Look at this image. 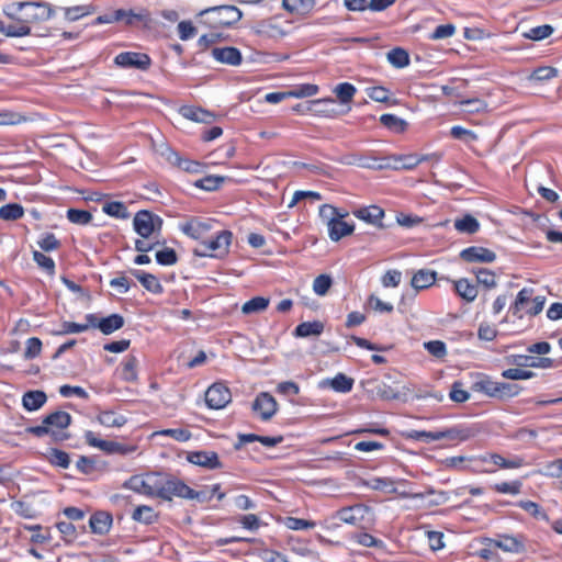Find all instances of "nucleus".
Wrapping results in <instances>:
<instances>
[{"label":"nucleus","instance_id":"nucleus-1","mask_svg":"<svg viewBox=\"0 0 562 562\" xmlns=\"http://www.w3.org/2000/svg\"><path fill=\"white\" fill-rule=\"evenodd\" d=\"M71 424V416L67 412L56 411L47 415L40 426L26 428V432L36 437L49 435L53 441L59 442L69 438L64 430Z\"/></svg>","mask_w":562,"mask_h":562},{"label":"nucleus","instance_id":"nucleus-2","mask_svg":"<svg viewBox=\"0 0 562 562\" xmlns=\"http://www.w3.org/2000/svg\"><path fill=\"white\" fill-rule=\"evenodd\" d=\"M26 8H32L35 12H26L24 14V19L27 24L47 21L54 15V9L47 2H12L5 5L4 13L10 19H18V13H21L22 10Z\"/></svg>","mask_w":562,"mask_h":562},{"label":"nucleus","instance_id":"nucleus-3","mask_svg":"<svg viewBox=\"0 0 562 562\" xmlns=\"http://www.w3.org/2000/svg\"><path fill=\"white\" fill-rule=\"evenodd\" d=\"M533 290L524 288L520 290L516 296L515 302L509 307V312L513 316L521 319L525 311L529 315H538L544 306L546 299L544 296H536L532 299Z\"/></svg>","mask_w":562,"mask_h":562},{"label":"nucleus","instance_id":"nucleus-4","mask_svg":"<svg viewBox=\"0 0 562 562\" xmlns=\"http://www.w3.org/2000/svg\"><path fill=\"white\" fill-rule=\"evenodd\" d=\"M133 226L142 238L156 237L161 231L162 220L149 211L142 210L135 214Z\"/></svg>","mask_w":562,"mask_h":562},{"label":"nucleus","instance_id":"nucleus-5","mask_svg":"<svg viewBox=\"0 0 562 562\" xmlns=\"http://www.w3.org/2000/svg\"><path fill=\"white\" fill-rule=\"evenodd\" d=\"M232 241V233L222 231L214 239L203 241L202 245L193 250L198 257H216L221 258L228 252V247Z\"/></svg>","mask_w":562,"mask_h":562},{"label":"nucleus","instance_id":"nucleus-6","mask_svg":"<svg viewBox=\"0 0 562 562\" xmlns=\"http://www.w3.org/2000/svg\"><path fill=\"white\" fill-rule=\"evenodd\" d=\"M207 14L211 18L212 26H227L241 19V12L235 5H216L200 12V15Z\"/></svg>","mask_w":562,"mask_h":562},{"label":"nucleus","instance_id":"nucleus-7","mask_svg":"<svg viewBox=\"0 0 562 562\" xmlns=\"http://www.w3.org/2000/svg\"><path fill=\"white\" fill-rule=\"evenodd\" d=\"M86 442L94 448L102 450L108 454H128L135 451L133 446H124L116 441L99 439L94 432L88 430L85 432Z\"/></svg>","mask_w":562,"mask_h":562},{"label":"nucleus","instance_id":"nucleus-8","mask_svg":"<svg viewBox=\"0 0 562 562\" xmlns=\"http://www.w3.org/2000/svg\"><path fill=\"white\" fill-rule=\"evenodd\" d=\"M159 482L160 479L154 474L147 475L146 477L134 475L125 483V487L138 494L158 497Z\"/></svg>","mask_w":562,"mask_h":562},{"label":"nucleus","instance_id":"nucleus-9","mask_svg":"<svg viewBox=\"0 0 562 562\" xmlns=\"http://www.w3.org/2000/svg\"><path fill=\"white\" fill-rule=\"evenodd\" d=\"M190 493L191 487L180 480L169 479L159 482L158 497L162 499L171 501L173 496L188 499Z\"/></svg>","mask_w":562,"mask_h":562},{"label":"nucleus","instance_id":"nucleus-10","mask_svg":"<svg viewBox=\"0 0 562 562\" xmlns=\"http://www.w3.org/2000/svg\"><path fill=\"white\" fill-rule=\"evenodd\" d=\"M231 401V391L223 383H214L205 392V403L210 408H224Z\"/></svg>","mask_w":562,"mask_h":562},{"label":"nucleus","instance_id":"nucleus-11","mask_svg":"<svg viewBox=\"0 0 562 562\" xmlns=\"http://www.w3.org/2000/svg\"><path fill=\"white\" fill-rule=\"evenodd\" d=\"M251 408L259 414L262 420H269L277 413L278 403L271 394L261 392L252 402Z\"/></svg>","mask_w":562,"mask_h":562},{"label":"nucleus","instance_id":"nucleus-12","mask_svg":"<svg viewBox=\"0 0 562 562\" xmlns=\"http://www.w3.org/2000/svg\"><path fill=\"white\" fill-rule=\"evenodd\" d=\"M115 64L123 68L146 70L150 65V58L146 54L124 52L115 57Z\"/></svg>","mask_w":562,"mask_h":562},{"label":"nucleus","instance_id":"nucleus-13","mask_svg":"<svg viewBox=\"0 0 562 562\" xmlns=\"http://www.w3.org/2000/svg\"><path fill=\"white\" fill-rule=\"evenodd\" d=\"M160 155L164 156L171 165H175L187 172L198 173L201 171L202 166L200 162L181 158L178 153L168 146L162 147Z\"/></svg>","mask_w":562,"mask_h":562},{"label":"nucleus","instance_id":"nucleus-14","mask_svg":"<svg viewBox=\"0 0 562 562\" xmlns=\"http://www.w3.org/2000/svg\"><path fill=\"white\" fill-rule=\"evenodd\" d=\"M427 157H418L416 154H408V155H394L390 156L387 160L390 162H386L384 165H379L378 168H393V169H406L411 170L415 168L420 162L425 161Z\"/></svg>","mask_w":562,"mask_h":562},{"label":"nucleus","instance_id":"nucleus-15","mask_svg":"<svg viewBox=\"0 0 562 562\" xmlns=\"http://www.w3.org/2000/svg\"><path fill=\"white\" fill-rule=\"evenodd\" d=\"M211 228V222L201 221L196 217L190 218L180 225L181 232L193 239H203Z\"/></svg>","mask_w":562,"mask_h":562},{"label":"nucleus","instance_id":"nucleus-16","mask_svg":"<svg viewBox=\"0 0 562 562\" xmlns=\"http://www.w3.org/2000/svg\"><path fill=\"white\" fill-rule=\"evenodd\" d=\"M187 460L195 465L203 467L206 469H220L222 463L218 456L214 451H193L189 452Z\"/></svg>","mask_w":562,"mask_h":562},{"label":"nucleus","instance_id":"nucleus-17","mask_svg":"<svg viewBox=\"0 0 562 562\" xmlns=\"http://www.w3.org/2000/svg\"><path fill=\"white\" fill-rule=\"evenodd\" d=\"M460 257L467 262H493L496 259L494 251L481 246H471L463 249Z\"/></svg>","mask_w":562,"mask_h":562},{"label":"nucleus","instance_id":"nucleus-18","mask_svg":"<svg viewBox=\"0 0 562 562\" xmlns=\"http://www.w3.org/2000/svg\"><path fill=\"white\" fill-rule=\"evenodd\" d=\"M211 54L218 63L229 66H238L243 60L241 53L236 47H215Z\"/></svg>","mask_w":562,"mask_h":562},{"label":"nucleus","instance_id":"nucleus-19","mask_svg":"<svg viewBox=\"0 0 562 562\" xmlns=\"http://www.w3.org/2000/svg\"><path fill=\"white\" fill-rule=\"evenodd\" d=\"M491 543L504 552L521 553L525 551L524 541L519 537L503 535L498 536L497 539L491 540Z\"/></svg>","mask_w":562,"mask_h":562},{"label":"nucleus","instance_id":"nucleus-20","mask_svg":"<svg viewBox=\"0 0 562 562\" xmlns=\"http://www.w3.org/2000/svg\"><path fill=\"white\" fill-rule=\"evenodd\" d=\"M179 112L184 119L196 123L211 124L215 120L213 113L202 108L184 105L180 108Z\"/></svg>","mask_w":562,"mask_h":562},{"label":"nucleus","instance_id":"nucleus-21","mask_svg":"<svg viewBox=\"0 0 562 562\" xmlns=\"http://www.w3.org/2000/svg\"><path fill=\"white\" fill-rule=\"evenodd\" d=\"M352 213L357 218L362 220L368 224L376 225L380 227L382 226L381 220L384 216V211L378 205L360 207L355 210Z\"/></svg>","mask_w":562,"mask_h":562},{"label":"nucleus","instance_id":"nucleus-22","mask_svg":"<svg viewBox=\"0 0 562 562\" xmlns=\"http://www.w3.org/2000/svg\"><path fill=\"white\" fill-rule=\"evenodd\" d=\"M373 392L382 400H407V394L409 393V389L404 386L401 391H395L393 387L387 385L386 383L379 382L375 383Z\"/></svg>","mask_w":562,"mask_h":562},{"label":"nucleus","instance_id":"nucleus-23","mask_svg":"<svg viewBox=\"0 0 562 562\" xmlns=\"http://www.w3.org/2000/svg\"><path fill=\"white\" fill-rule=\"evenodd\" d=\"M512 362L519 367H530V368H552L554 366V360L551 358H535L532 356L526 355H516L513 356Z\"/></svg>","mask_w":562,"mask_h":562},{"label":"nucleus","instance_id":"nucleus-24","mask_svg":"<svg viewBox=\"0 0 562 562\" xmlns=\"http://www.w3.org/2000/svg\"><path fill=\"white\" fill-rule=\"evenodd\" d=\"M333 98L316 99L308 102L307 111L317 115L335 116L338 112L333 108Z\"/></svg>","mask_w":562,"mask_h":562},{"label":"nucleus","instance_id":"nucleus-25","mask_svg":"<svg viewBox=\"0 0 562 562\" xmlns=\"http://www.w3.org/2000/svg\"><path fill=\"white\" fill-rule=\"evenodd\" d=\"M366 508L362 505L344 507L336 513V517L349 525H356L364 517Z\"/></svg>","mask_w":562,"mask_h":562},{"label":"nucleus","instance_id":"nucleus-26","mask_svg":"<svg viewBox=\"0 0 562 562\" xmlns=\"http://www.w3.org/2000/svg\"><path fill=\"white\" fill-rule=\"evenodd\" d=\"M328 236L333 241H338L342 237L351 235L355 226L344 221V217H338L328 226Z\"/></svg>","mask_w":562,"mask_h":562},{"label":"nucleus","instance_id":"nucleus-27","mask_svg":"<svg viewBox=\"0 0 562 562\" xmlns=\"http://www.w3.org/2000/svg\"><path fill=\"white\" fill-rule=\"evenodd\" d=\"M132 276L136 278L140 284L149 292L154 294H159L162 292L164 288L160 281L151 273H147L142 270H132Z\"/></svg>","mask_w":562,"mask_h":562},{"label":"nucleus","instance_id":"nucleus-28","mask_svg":"<svg viewBox=\"0 0 562 562\" xmlns=\"http://www.w3.org/2000/svg\"><path fill=\"white\" fill-rule=\"evenodd\" d=\"M114 20L125 21L128 25H132L135 21H142L146 24L150 22L149 12L146 9H140L137 12L134 10L120 9L115 11Z\"/></svg>","mask_w":562,"mask_h":562},{"label":"nucleus","instance_id":"nucleus-29","mask_svg":"<svg viewBox=\"0 0 562 562\" xmlns=\"http://www.w3.org/2000/svg\"><path fill=\"white\" fill-rule=\"evenodd\" d=\"M89 525L92 532L98 535H104L105 532L109 531L112 525V517L110 514L105 512H97L94 515L90 517Z\"/></svg>","mask_w":562,"mask_h":562},{"label":"nucleus","instance_id":"nucleus-30","mask_svg":"<svg viewBox=\"0 0 562 562\" xmlns=\"http://www.w3.org/2000/svg\"><path fill=\"white\" fill-rule=\"evenodd\" d=\"M282 7L290 13L306 15L315 7V0H282Z\"/></svg>","mask_w":562,"mask_h":562},{"label":"nucleus","instance_id":"nucleus-31","mask_svg":"<svg viewBox=\"0 0 562 562\" xmlns=\"http://www.w3.org/2000/svg\"><path fill=\"white\" fill-rule=\"evenodd\" d=\"M46 401L47 396L45 392L40 390L29 391L22 397L23 407L30 412L40 409Z\"/></svg>","mask_w":562,"mask_h":562},{"label":"nucleus","instance_id":"nucleus-32","mask_svg":"<svg viewBox=\"0 0 562 562\" xmlns=\"http://www.w3.org/2000/svg\"><path fill=\"white\" fill-rule=\"evenodd\" d=\"M321 386H330L336 392L347 393L351 391L353 386V379L347 376L344 373H338L333 379H326L321 383Z\"/></svg>","mask_w":562,"mask_h":562},{"label":"nucleus","instance_id":"nucleus-33","mask_svg":"<svg viewBox=\"0 0 562 562\" xmlns=\"http://www.w3.org/2000/svg\"><path fill=\"white\" fill-rule=\"evenodd\" d=\"M436 281V272L429 269L418 270L412 278L411 284L415 290H424Z\"/></svg>","mask_w":562,"mask_h":562},{"label":"nucleus","instance_id":"nucleus-34","mask_svg":"<svg viewBox=\"0 0 562 562\" xmlns=\"http://www.w3.org/2000/svg\"><path fill=\"white\" fill-rule=\"evenodd\" d=\"M453 226L459 233L469 235L475 234L480 229L479 221L471 214L456 218Z\"/></svg>","mask_w":562,"mask_h":562},{"label":"nucleus","instance_id":"nucleus-35","mask_svg":"<svg viewBox=\"0 0 562 562\" xmlns=\"http://www.w3.org/2000/svg\"><path fill=\"white\" fill-rule=\"evenodd\" d=\"M124 326V318L120 314H112L108 317L101 318L98 324V329L104 335H110Z\"/></svg>","mask_w":562,"mask_h":562},{"label":"nucleus","instance_id":"nucleus-36","mask_svg":"<svg viewBox=\"0 0 562 562\" xmlns=\"http://www.w3.org/2000/svg\"><path fill=\"white\" fill-rule=\"evenodd\" d=\"M454 289L457 293L467 302H472L477 296V288L468 279H460L454 281Z\"/></svg>","mask_w":562,"mask_h":562},{"label":"nucleus","instance_id":"nucleus-37","mask_svg":"<svg viewBox=\"0 0 562 562\" xmlns=\"http://www.w3.org/2000/svg\"><path fill=\"white\" fill-rule=\"evenodd\" d=\"M15 23L7 24L5 35L11 37H21L26 36L31 33V27L26 23L24 16H20L18 13V19H13Z\"/></svg>","mask_w":562,"mask_h":562},{"label":"nucleus","instance_id":"nucleus-38","mask_svg":"<svg viewBox=\"0 0 562 562\" xmlns=\"http://www.w3.org/2000/svg\"><path fill=\"white\" fill-rule=\"evenodd\" d=\"M269 303L268 297L256 296L243 304L241 312L245 315L258 314L266 311Z\"/></svg>","mask_w":562,"mask_h":562},{"label":"nucleus","instance_id":"nucleus-39","mask_svg":"<svg viewBox=\"0 0 562 562\" xmlns=\"http://www.w3.org/2000/svg\"><path fill=\"white\" fill-rule=\"evenodd\" d=\"M387 61L395 68H404L409 65L408 53L401 47L391 49L386 54Z\"/></svg>","mask_w":562,"mask_h":562},{"label":"nucleus","instance_id":"nucleus-40","mask_svg":"<svg viewBox=\"0 0 562 562\" xmlns=\"http://www.w3.org/2000/svg\"><path fill=\"white\" fill-rule=\"evenodd\" d=\"M323 329L324 325L321 322H304L296 326L295 335L297 337L318 336Z\"/></svg>","mask_w":562,"mask_h":562},{"label":"nucleus","instance_id":"nucleus-41","mask_svg":"<svg viewBox=\"0 0 562 562\" xmlns=\"http://www.w3.org/2000/svg\"><path fill=\"white\" fill-rule=\"evenodd\" d=\"M98 422L105 427L120 428L126 424V418L123 415H120V414L109 411V412H102L98 416Z\"/></svg>","mask_w":562,"mask_h":562},{"label":"nucleus","instance_id":"nucleus-42","mask_svg":"<svg viewBox=\"0 0 562 562\" xmlns=\"http://www.w3.org/2000/svg\"><path fill=\"white\" fill-rule=\"evenodd\" d=\"M357 89L349 82H342L335 87L334 93L342 104H348L352 101Z\"/></svg>","mask_w":562,"mask_h":562},{"label":"nucleus","instance_id":"nucleus-43","mask_svg":"<svg viewBox=\"0 0 562 562\" xmlns=\"http://www.w3.org/2000/svg\"><path fill=\"white\" fill-rule=\"evenodd\" d=\"M382 125L395 133H402L407 127V122L393 114H383L380 117Z\"/></svg>","mask_w":562,"mask_h":562},{"label":"nucleus","instance_id":"nucleus-44","mask_svg":"<svg viewBox=\"0 0 562 562\" xmlns=\"http://www.w3.org/2000/svg\"><path fill=\"white\" fill-rule=\"evenodd\" d=\"M138 361L135 356H128L122 366V379L127 382H135L137 380Z\"/></svg>","mask_w":562,"mask_h":562},{"label":"nucleus","instance_id":"nucleus-45","mask_svg":"<svg viewBox=\"0 0 562 562\" xmlns=\"http://www.w3.org/2000/svg\"><path fill=\"white\" fill-rule=\"evenodd\" d=\"M133 519L144 524H153L157 519V514L150 506L142 505L135 508Z\"/></svg>","mask_w":562,"mask_h":562},{"label":"nucleus","instance_id":"nucleus-46","mask_svg":"<svg viewBox=\"0 0 562 562\" xmlns=\"http://www.w3.org/2000/svg\"><path fill=\"white\" fill-rule=\"evenodd\" d=\"M473 389L483 392L490 397L497 398L498 382L488 378L481 379L473 384Z\"/></svg>","mask_w":562,"mask_h":562},{"label":"nucleus","instance_id":"nucleus-47","mask_svg":"<svg viewBox=\"0 0 562 562\" xmlns=\"http://www.w3.org/2000/svg\"><path fill=\"white\" fill-rule=\"evenodd\" d=\"M24 210L18 203L5 204L0 207V218L4 221H15L23 216Z\"/></svg>","mask_w":562,"mask_h":562},{"label":"nucleus","instance_id":"nucleus-48","mask_svg":"<svg viewBox=\"0 0 562 562\" xmlns=\"http://www.w3.org/2000/svg\"><path fill=\"white\" fill-rule=\"evenodd\" d=\"M487 460L502 469H517L524 465V460L518 457L507 460L502 456L494 453L490 454Z\"/></svg>","mask_w":562,"mask_h":562},{"label":"nucleus","instance_id":"nucleus-49","mask_svg":"<svg viewBox=\"0 0 562 562\" xmlns=\"http://www.w3.org/2000/svg\"><path fill=\"white\" fill-rule=\"evenodd\" d=\"M347 215V212L341 213L338 209L330 204H323L319 207V217L322 218L323 222H325L326 226H328L338 217H346Z\"/></svg>","mask_w":562,"mask_h":562},{"label":"nucleus","instance_id":"nucleus-50","mask_svg":"<svg viewBox=\"0 0 562 562\" xmlns=\"http://www.w3.org/2000/svg\"><path fill=\"white\" fill-rule=\"evenodd\" d=\"M473 436V432L470 429L465 428H449L447 430L440 431V440L449 439V440H459L465 441Z\"/></svg>","mask_w":562,"mask_h":562},{"label":"nucleus","instance_id":"nucleus-51","mask_svg":"<svg viewBox=\"0 0 562 562\" xmlns=\"http://www.w3.org/2000/svg\"><path fill=\"white\" fill-rule=\"evenodd\" d=\"M318 86L313 83H304L294 87L293 89L288 91V95L290 98H307L313 97L318 93Z\"/></svg>","mask_w":562,"mask_h":562},{"label":"nucleus","instance_id":"nucleus-52","mask_svg":"<svg viewBox=\"0 0 562 562\" xmlns=\"http://www.w3.org/2000/svg\"><path fill=\"white\" fill-rule=\"evenodd\" d=\"M103 212L117 218H127L130 216L127 207L122 202L117 201L105 203L103 205Z\"/></svg>","mask_w":562,"mask_h":562},{"label":"nucleus","instance_id":"nucleus-53","mask_svg":"<svg viewBox=\"0 0 562 562\" xmlns=\"http://www.w3.org/2000/svg\"><path fill=\"white\" fill-rule=\"evenodd\" d=\"M558 69L551 66H542L538 67L533 70V72L530 75L529 79L533 81H548L552 78H555L558 76Z\"/></svg>","mask_w":562,"mask_h":562},{"label":"nucleus","instance_id":"nucleus-54","mask_svg":"<svg viewBox=\"0 0 562 562\" xmlns=\"http://www.w3.org/2000/svg\"><path fill=\"white\" fill-rule=\"evenodd\" d=\"M553 33V27L549 24L531 27L528 32L524 33V37L532 41H541L549 37Z\"/></svg>","mask_w":562,"mask_h":562},{"label":"nucleus","instance_id":"nucleus-55","mask_svg":"<svg viewBox=\"0 0 562 562\" xmlns=\"http://www.w3.org/2000/svg\"><path fill=\"white\" fill-rule=\"evenodd\" d=\"M48 461L53 465L60 467L63 469H67L70 464V458L69 454L65 451L58 450V449H50L48 451Z\"/></svg>","mask_w":562,"mask_h":562},{"label":"nucleus","instance_id":"nucleus-56","mask_svg":"<svg viewBox=\"0 0 562 562\" xmlns=\"http://www.w3.org/2000/svg\"><path fill=\"white\" fill-rule=\"evenodd\" d=\"M226 177L223 176H206L195 182V186L206 190L213 191L220 188V186L226 180Z\"/></svg>","mask_w":562,"mask_h":562},{"label":"nucleus","instance_id":"nucleus-57","mask_svg":"<svg viewBox=\"0 0 562 562\" xmlns=\"http://www.w3.org/2000/svg\"><path fill=\"white\" fill-rule=\"evenodd\" d=\"M521 391V386L515 383L498 382L497 398L505 400L517 396Z\"/></svg>","mask_w":562,"mask_h":562},{"label":"nucleus","instance_id":"nucleus-58","mask_svg":"<svg viewBox=\"0 0 562 562\" xmlns=\"http://www.w3.org/2000/svg\"><path fill=\"white\" fill-rule=\"evenodd\" d=\"M67 218L74 224L86 225L91 222L92 215L88 211L69 209Z\"/></svg>","mask_w":562,"mask_h":562},{"label":"nucleus","instance_id":"nucleus-59","mask_svg":"<svg viewBox=\"0 0 562 562\" xmlns=\"http://www.w3.org/2000/svg\"><path fill=\"white\" fill-rule=\"evenodd\" d=\"M33 260L41 267L43 270H45L49 274H54L55 272V262L54 260L44 255L43 252L38 250L33 251Z\"/></svg>","mask_w":562,"mask_h":562},{"label":"nucleus","instance_id":"nucleus-60","mask_svg":"<svg viewBox=\"0 0 562 562\" xmlns=\"http://www.w3.org/2000/svg\"><path fill=\"white\" fill-rule=\"evenodd\" d=\"M535 375V372L519 368H510L502 372V376L508 380H529Z\"/></svg>","mask_w":562,"mask_h":562},{"label":"nucleus","instance_id":"nucleus-61","mask_svg":"<svg viewBox=\"0 0 562 562\" xmlns=\"http://www.w3.org/2000/svg\"><path fill=\"white\" fill-rule=\"evenodd\" d=\"M368 305L376 313H392L394 307L391 303L383 302L379 296L371 294L368 297Z\"/></svg>","mask_w":562,"mask_h":562},{"label":"nucleus","instance_id":"nucleus-62","mask_svg":"<svg viewBox=\"0 0 562 562\" xmlns=\"http://www.w3.org/2000/svg\"><path fill=\"white\" fill-rule=\"evenodd\" d=\"M258 33L269 37H282L285 33L272 21H263L259 24Z\"/></svg>","mask_w":562,"mask_h":562},{"label":"nucleus","instance_id":"nucleus-63","mask_svg":"<svg viewBox=\"0 0 562 562\" xmlns=\"http://www.w3.org/2000/svg\"><path fill=\"white\" fill-rule=\"evenodd\" d=\"M425 349L434 357L441 359L447 355L446 344L441 340H431L424 344Z\"/></svg>","mask_w":562,"mask_h":562},{"label":"nucleus","instance_id":"nucleus-64","mask_svg":"<svg viewBox=\"0 0 562 562\" xmlns=\"http://www.w3.org/2000/svg\"><path fill=\"white\" fill-rule=\"evenodd\" d=\"M540 473L551 477L560 479L562 476V459L547 463Z\"/></svg>","mask_w":562,"mask_h":562}]
</instances>
